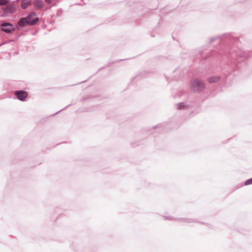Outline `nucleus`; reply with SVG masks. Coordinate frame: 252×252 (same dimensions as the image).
Returning <instances> with one entry per match:
<instances>
[{
    "mask_svg": "<svg viewBox=\"0 0 252 252\" xmlns=\"http://www.w3.org/2000/svg\"><path fill=\"white\" fill-rule=\"evenodd\" d=\"M34 13L32 12L30 13L26 18H21L18 23V24L20 26H24L26 24L29 25H33L35 24V21L31 20V18L32 16H34Z\"/></svg>",
    "mask_w": 252,
    "mask_h": 252,
    "instance_id": "obj_1",
    "label": "nucleus"
},
{
    "mask_svg": "<svg viewBox=\"0 0 252 252\" xmlns=\"http://www.w3.org/2000/svg\"><path fill=\"white\" fill-rule=\"evenodd\" d=\"M191 88L195 91H200L203 90L205 85L202 81L198 79L193 80L190 84Z\"/></svg>",
    "mask_w": 252,
    "mask_h": 252,
    "instance_id": "obj_2",
    "label": "nucleus"
},
{
    "mask_svg": "<svg viewBox=\"0 0 252 252\" xmlns=\"http://www.w3.org/2000/svg\"><path fill=\"white\" fill-rule=\"evenodd\" d=\"M1 29L2 31L8 33L14 30V27L10 23H4L1 24Z\"/></svg>",
    "mask_w": 252,
    "mask_h": 252,
    "instance_id": "obj_3",
    "label": "nucleus"
},
{
    "mask_svg": "<svg viewBox=\"0 0 252 252\" xmlns=\"http://www.w3.org/2000/svg\"><path fill=\"white\" fill-rule=\"evenodd\" d=\"M4 11L6 13H13L16 11V6L15 4L11 3L6 5L3 8Z\"/></svg>",
    "mask_w": 252,
    "mask_h": 252,
    "instance_id": "obj_4",
    "label": "nucleus"
},
{
    "mask_svg": "<svg viewBox=\"0 0 252 252\" xmlns=\"http://www.w3.org/2000/svg\"><path fill=\"white\" fill-rule=\"evenodd\" d=\"M15 94L19 100L24 101L27 97L28 94L26 91H17L15 92Z\"/></svg>",
    "mask_w": 252,
    "mask_h": 252,
    "instance_id": "obj_5",
    "label": "nucleus"
},
{
    "mask_svg": "<svg viewBox=\"0 0 252 252\" xmlns=\"http://www.w3.org/2000/svg\"><path fill=\"white\" fill-rule=\"evenodd\" d=\"M31 4V0H22L21 7L26 9L28 6Z\"/></svg>",
    "mask_w": 252,
    "mask_h": 252,
    "instance_id": "obj_6",
    "label": "nucleus"
},
{
    "mask_svg": "<svg viewBox=\"0 0 252 252\" xmlns=\"http://www.w3.org/2000/svg\"><path fill=\"white\" fill-rule=\"evenodd\" d=\"M33 5L38 9H40L43 7V3L41 0H36L33 2Z\"/></svg>",
    "mask_w": 252,
    "mask_h": 252,
    "instance_id": "obj_7",
    "label": "nucleus"
},
{
    "mask_svg": "<svg viewBox=\"0 0 252 252\" xmlns=\"http://www.w3.org/2000/svg\"><path fill=\"white\" fill-rule=\"evenodd\" d=\"M219 80H220L219 77L215 76V77H210V78H209L208 80L210 83H214V82H217L219 81Z\"/></svg>",
    "mask_w": 252,
    "mask_h": 252,
    "instance_id": "obj_8",
    "label": "nucleus"
},
{
    "mask_svg": "<svg viewBox=\"0 0 252 252\" xmlns=\"http://www.w3.org/2000/svg\"><path fill=\"white\" fill-rule=\"evenodd\" d=\"M31 20H33V21H35V24L37 22V21H38V18H37L36 17V15H35V13H34V16H32L31 18Z\"/></svg>",
    "mask_w": 252,
    "mask_h": 252,
    "instance_id": "obj_9",
    "label": "nucleus"
},
{
    "mask_svg": "<svg viewBox=\"0 0 252 252\" xmlns=\"http://www.w3.org/2000/svg\"><path fill=\"white\" fill-rule=\"evenodd\" d=\"M8 0H0V5H3L7 4Z\"/></svg>",
    "mask_w": 252,
    "mask_h": 252,
    "instance_id": "obj_10",
    "label": "nucleus"
},
{
    "mask_svg": "<svg viewBox=\"0 0 252 252\" xmlns=\"http://www.w3.org/2000/svg\"><path fill=\"white\" fill-rule=\"evenodd\" d=\"M250 184H252V178L247 180L245 182V185L246 186L249 185Z\"/></svg>",
    "mask_w": 252,
    "mask_h": 252,
    "instance_id": "obj_11",
    "label": "nucleus"
},
{
    "mask_svg": "<svg viewBox=\"0 0 252 252\" xmlns=\"http://www.w3.org/2000/svg\"><path fill=\"white\" fill-rule=\"evenodd\" d=\"M178 109H180L185 107V106L182 103H180L178 105Z\"/></svg>",
    "mask_w": 252,
    "mask_h": 252,
    "instance_id": "obj_12",
    "label": "nucleus"
},
{
    "mask_svg": "<svg viewBox=\"0 0 252 252\" xmlns=\"http://www.w3.org/2000/svg\"><path fill=\"white\" fill-rule=\"evenodd\" d=\"M46 2L50 3L51 1V0H45Z\"/></svg>",
    "mask_w": 252,
    "mask_h": 252,
    "instance_id": "obj_13",
    "label": "nucleus"
}]
</instances>
